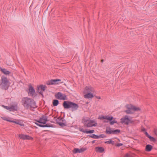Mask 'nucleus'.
Wrapping results in <instances>:
<instances>
[{"instance_id": "nucleus-8", "label": "nucleus", "mask_w": 157, "mask_h": 157, "mask_svg": "<svg viewBox=\"0 0 157 157\" xmlns=\"http://www.w3.org/2000/svg\"><path fill=\"white\" fill-rule=\"evenodd\" d=\"M121 122L122 124H124L127 125H128L129 124H133L135 123L134 121L130 119L128 115L125 116L123 118L121 119Z\"/></svg>"}, {"instance_id": "nucleus-20", "label": "nucleus", "mask_w": 157, "mask_h": 157, "mask_svg": "<svg viewBox=\"0 0 157 157\" xmlns=\"http://www.w3.org/2000/svg\"><path fill=\"white\" fill-rule=\"evenodd\" d=\"M0 71H1L2 73L6 75H9L11 73V72L10 71L7 70L6 69H5V68L2 69V68H1Z\"/></svg>"}, {"instance_id": "nucleus-24", "label": "nucleus", "mask_w": 157, "mask_h": 157, "mask_svg": "<svg viewBox=\"0 0 157 157\" xmlns=\"http://www.w3.org/2000/svg\"><path fill=\"white\" fill-rule=\"evenodd\" d=\"M59 103V101L57 99H54L52 101V105L54 106H57Z\"/></svg>"}, {"instance_id": "nucleus-22", "label": "nucleus", "mask_w": 157, "mask_h": 157, "mask_svg": "<svg viewBox=\"0 0 157 157\" xmlns=\"http://www.w3.org/2000/svg\"><path fill=\"white\" fill-rule=\"evenodd\" d=\"M97 123H95L93 124H92L89 121V122L86 124H84V126L86 127H90L93 126H96L97 125Z\"/></svg>"}, {"instance_id": "nucleus-43", "label": "nucleus", "mask_w": 157, "mask_h": 157, "mask_svg": "<svg viewBox=\"0 0 157 157\" xmlns=\"http://www.w3.org/2000/svg\"><path fill=\"white\" fill-rule=\"evenodd\" d=\"M95 140H93L92 141V144H94V143L95 142Z\"/></svg>"}, {"instance_id": "nucleus-41", "label": "nucleus", "mask_w": 157, "mask_h": 157, "mask_svg": "<svg viewBox=\"0 0 157 157\" xmlns=\"http://www.w3.org/2000/svg\"><path fill=\"white\" fill-rule=\"evenodd\" d=\"M141 130H142V132H143L144 133V132H145V131H146V129L144 128H143Z\"/></svg>"}, {"instance_id": "nucleus-49", "label": "nucleus", "mask_w": 157, "mask_h": 157, "mask_svg": "<svg viewBox=\"0 0 157 157\" xmlns=\"http://www.w3.org/2000/svg\"><path fill=\"white\" fill-rule=\"evenodd\" d=\"M45 140H48V139H45Z\"/></svg>"}, {"instance_id": "nucleus-42", "label": "nucleus", "mask_w": 157, "mask_h": 157, "mask_svg": "<svg viewBox=\"0 0 157 157\" xmlns=\"http://www.w3.org/2000/svg\"><path fill=\"white\" fill-rule=\"evenodd\" d=\"M46 13V11H45L44 12L43 16H45Z\"/></svg>"}, {"instance_id": "nucleus-11", "label": "nucleus", "mask_w": 157, "mask_h": 157, "mask_svg": "<svg viewBox=\"0 0 157 157\" xmlns=\"http://www.w3.org/2000/svg\"><path fill=\"white\" fill-rule=\"evenodd\" d=\"M29 94L31 96L33 97L34 98L37 95V94L35 93V91L34 87L31 85H29Z\"/></svg>"}, {"instance_id": "nucleus-40", "label": "nucleus", "mask_w": 157, "mask_h": 157, "mask_svg": "<svg viewBox=\"0 0 157 157\" xmlns=\"http://www.w3.org/2000/svg\"><path fill=\"white\" fill-rule=\"evenodd\" d=\"M94 97H95L96 98L98 99H101V97L100 96H97L96 95H94Z\"/></svg>"}, {"instance_id": "nucleus-17", "label": "nucleus", "mask_w": 157, "mask_h": 157, "mask_svg": "<svg viewBox=\"0 0 157 157\" xmlns=\"http://www.w3.org/2000/svg\"><path fill=\"white\" fill-rule=\"evenodd\" d=\"M128 105H127L126 106V107L128 109L127 110H125L124 111V112L126 113L127 114H132L133 113L132 112L131 110L132 109H131V105H130V107H128Z\"/></svg>"}, {"instance_id": "nucleus-33", "label": "nucleus", "mask_w": 157, "mask_h": 157, "mask_svg": "<svg viewBox=\"0 0 157 157\" xmlns=\"http://www.w3.org/2000/svg\"><path fill=\"white\" fill-rule=\"evenodd\" d=\"M90 120H88V119H85L84 118H83L82 119V122L84 123V124H85V125H86V122H87L88 121H89Z\"/></svg>"}, {"instance_id": "nucleus-27", "label": "nucleus", "mask_w": 157, "mask_h": 157, "mask_svg": "<svg viewBox=\"0 0 157 157\" xmlns=\"http://www.w3.org/2000/svg\"><path fill=\"white\" fill-rule=\"evenodd\" d=\"M105 144H111L112 145H114V141L112 140H110L108 141H107L105 142Z\"/></svg>"}, {"instance_id": "nucleus-1", "label": "nucleus", "mask_w": 157, "mask_h": 157, "mask_svg": "<svg viewBox=\"0 0 157 157\" xmlns=\"http://www.w3.org/2000/svg\"><path fill=\"white\" fill-rule=\"evenodd\" d=\"M21 102L24 107L27 109L36 107V103L32 99L27 97L24 98L22 99Z\"/></svg>"}, {"instance_id": "nucleus-30", "label": "nucleus", "mask_w": 157, "mask_h": 157, "mask_svg": "<svg viewBox=\"0 0 157 157\" xmlns=\"http://www.w3.org/2000/svg\"><path fill=\"white\" fill-rule=\"evenodd\" d=\"M1 118L3 120L11 122L12 120L9 119L6 117H2Z\"/></svg>"}, {"instance_id": "nucleus-48", "label": "nucleus", "mask_w": 157, "mask_h": 157, "mask_svg": "<svg viewBox=\"0 0 157 157\" xmlns=\"http://www.w3.org/2000/svg\"><path fill=\"white\" fill-rule=\"evenodd\" d=\"M48 7H49V5H48V7H47V9H46V10H48Z\"/></svg>"}, {"instance_id": "nucleus-7", "label": "nucleus", "mask_w": 157, "mask_h": 157, "mask_svg": "<svg viewBox=\"0 0 157 157\" xmlns=\"http://www.w3.org/2000/svg\"><path fill=\"white\" fill-rule=\"evenodd\" d=\"M121 130L120 129H112L109 126L107 127L105 131V133L108 135L113 134L114 135H118L120 133Z\"/></svg>"}, {"instance_id": "nucleus-3", "label": "nucleus", "mask_w": 157, "mask_h": 157, "mask_svg": "<svg viewBox=\"0 0 157 157\" xmlns=\"http://www.w3.org/2000/svg\"><path fill=\"white\" fill-rule=\"evenodd\" d=\"M98 119L101 120H105L103 121V122L104 123H107L109 122V124L111 125H113L115 123L117 124H118V122L115 120L116 118H114L113 116L111 115L99 116L98 117Z\"/></svg>"}, {"instance_id": "nucleus-47", "label": "nucleus", "mask_w": 157, "mask_h": 157, "mask_svg": "<svg viewBox=\"0 0 157 157\" xmlns=\"http://www.w3.org/2000/svg\"><path fill=\"white\" fill-rule=\"evenodd\" d=\"M48 7H49V5H48V7H47V9H46V10H48Z\"/></svg>"}, {"instance_id": "nucleus-29", "label": "nucleus", "mask_w": 157, "mask_h": 157, "mask_svg": "<svg viewBox=\"0 0 157 157\" xmlns=\"http://www.w3.org/2000/svg\"><path fill=\"white\" fill-rule=\"evenodd\" d=\"M94 130H88V129H87L86 130V134H92L94 133Z\"/></svg>"}, {"instance_id": "nucleus-4", "label": "nucleus", "mask_w": 157, "mask_h": 157, "mask_svg": "<svg viewBox=\"0 0 157 157\" xmlns=\"http://www.w3.org/2000/svg\"><path fill=\"white\" fill-rule=\"evenodd\" d=\"M48 117L45 115H42L39 119L35 120L37 122L35 124L40 127H49V124H46L48 121Z\"/></svg>"}, {"instance_id": "nucleus-9", "label": "nucleus", "mask_w": 157, "mask_h": 157, "mask_svg": "<svg viewBox=\"0 0 157 157\" xmlns=\"http://www.w3.org/2000/svg\"><path fill=\"white\" fill-rule=\"evenodd\" d=\"M47 88V86L45 85L41 84L38 85L36 88V92L42 97H44L43 92Z\"/></svg>"}, {"instance_id": "nucleus-36", "label": "nucleus", "mask_w": 157, "mask_h": 157, "mask_svg": "<svg viewBox=\"0 0 157 157\" xmlns=\"http://www.w3.org/2000/svg\"><path fill=\"white\" fill-rule=\"evenodd\" d=\"M153 132L154 134L157 136V128H154V129Z\"/></svg>"}, {"instance_id": "nucleus-26", "label": "nucleus", "mask_w": 157, "mask_h": 157, "mask_svg": "<svg viewBox=\"0 0 157 157\" xmlns=\"http://www.w3.org/2000/svg\"><path fill=\"white\" fill-rule=\"evenodd\" d=\"M87 136L94 139H97V135L95 134L89 135Z\"/></svg>"}, {"instance_id": "nucleus-46", "label": "nucleus", "mask_w": 157, "mask_h": 157, "mask_svg": "<svg viewBox=\"0 0 157 157\" xmlns=\"http://www.w3.org/2000/svg\"><path fill=\"white\" fill-rule=\"evenodd\" d=\"M103 61H104V59H102L101 60V63H103Z\"/></svg>"}, {"instance_id": "nucleus-2", "label": "nucleus", "mask_w": 157, "mask_h": 157, "mask_svg": "<svg viewBox=\"0 0 157 157\" xmlns=\"http://www.w3.org/2000/svg\"><path fill=\"white\" fill-rule=\"evenodd\" d=\"M62 105L64 109H69L72 111L77 110L79 108L78 104L69 101H64L62 104Z\"/></svg>"}, {"instance_id": "nucleus-38", "label": "nucleus", "mask_w": 157, "mask_h": 157, "mask_svg": "<svg viewBox=\"0 0 157 157\" xmlns=\"http://www.w3.org/2000/svg\"><path fill=\"white\" fill-rule=\"evenodd\" d=\"M124 157H133L132 156L129 154L128 153H126Z\"/></svg>"}, {"instance_id": "nucleus-37", "label": "nucleus", "mask_w": 157, "mask_h": 157, "mask_svg": "<svg viewBox=\"0 0 157 157\" xmlns=\"http://www.w3.org/2000/svg\"><path fill=\"white\" fill-rule=\"evenodd\" d=\"M123 145V144L122 143H117V144H115V145L117 147H119L121 146H122Z\"/></svg>"}, {"instance_id": "nucleus-15", "label": "nucleus", "mask_w": 157, "mask_h": 157, "mask_svg": "<svg viewBox=\"0 0 157 157\" xmlns=\"http://www.w3.org/2000/svg\"><path fill=\"white\" fill-rule=\"evenodd\" d=\"M10 109V111L14 112L17 111L18 109L17 103L15 102L13 104L11 105Z\"/></svg>"}, {"instance_id": "nucleus-50", "label": "nucleus", "mask_w": 157, "mask_h": 157, "mask_svg": "<svg viewBox=\"0 0 157 157\" xmlns=\"http://www.w3.org/2000/svg\"><path fill=\"white\" fill-rule=\"evenodd\" d=\"M86 103H87V104H88V102H87Z\"/></svg>"}, {"instance_id": "nucleus-44", "label": "nucleus", "mask_w": 157, "mask_h": 157, "mask_svg": "<svg viewBox=\"0 0 157 157\" xmlns=\"http://www.w3.org/2000/svg\"><path fill=\"white\" fill-rule=\"evenodd\" d=\"M47 84L48 85H49V80L47 81Z\"/></svg>"}, {"instance_id": "nucleus-5", "label": "nucleus", "mask_w": 157, "mask_h": 157, "mask_svg": "<svg viewBox=\"0 0 157 157\" xmlns=\"http://www.w3.org/2000/svg\"><path fill=\"white\" fill-rule=\"evenodd\" d=\"M52 118L54 119L56 123L61 127H63L67 125V122L63 117L60 116L57 118L56 117H53V116H52L51 114H50V122H54L52 121L53 120L51 119Z\"/></svg>"}, {"instance_id": "nucleus-31", "label": "nucleus", "mask_w": 157, "mask_h": 157, "mask_svg": "<svg viewBox=\"0 0 157 157\" xmlns=\"http://www.w3.org/2000/svg\"><path fill=\"white\" fill-rule=\"evenodd\" d=\"M97 139H99L101 138H103L105 137L106 136L104 134H100L99 135H97Z\"/></svg>"}, {"instance_id": "nucleus-6", "label": "nucleus", "mask_w": 157, "mask_h": 157, "mask_svg": "<svg viewBox=\"0 0 157 157\" xmlns=\"http://www.w3.org/2000/svg\"><path fill=\"white\" fill-rule=\"evenodd\" d=\"M9 82L6 77L2 76L0 81V88L3 90H7L9 87Z\"/></svg>"}, {"instance_id": "nucleus-13", "label": "nucleus", "mask_w": 157, "mask_h": 157, "mask_svg": "<svg viewBox=\"0 0 157 157\" xmlns=\"http://www.w3.org/2000/svg\"><path fill=\"white\" fill-rule=\"evenodd\" d=\"M19 138L20 139L23 140H32L33 139V138L32 137L29 135H25L22 134L19 135Z\"/></svg>"}, {"instance_id": "nucleus-28", "label": "nucleus", "mask_w": 157, "mask_h": 157, "mask_svg": "<svg viewBox=\"0 0 157 157\" xmlns=\"http://www.w3.org/2000/svg\"><path fill=\"white\" fill-rule=\"evenodd\" d=\"M150 141H153V142H155L156 141V140L154 137L151 136H150L148 138Z\"/></svg>"}, {"instance_id": "nucleus-18", "label": "nucleus", "mask_w": 157, "mask_h": 157, "mask_svg": "<svg viewBox=\"0 0 157 157\" xmlns=\"http://www.w3.org/2000/svg\"><path fill=\"white\" fill-rule=\"evenodd\" d=\"M84 98H92L94 97V96L91 92H88L85 94L84 96Z\"/></svg>"}, {"instance_id": "nucleus-32", "label": "nucleus", "mask_w": 157, "mask_h": 157, "mask_svg": "<svg viewBox=\"0 0 157 157\" xmlns=\"http://www.w3.org/2000/svg\"><path fill=\"white\" fill-rule=\"evenodd\" d=\"M87 129H83V128H79V130L80 131L84 133H86Z\"/></svg>"}, {"instance_id": "nucleus-14", "label": "nucleus", "mask_w": 157, "mask_h": 157, "mask_svg": "<svg viewBox=\"0 0 157 157\" xmlns=\"http://www.w3.org/2000/svg\"><path fill=\"white\" fill-rule=\"evenodd\" d=\"M87 149L86 147H82L81 148H75L73 151V152L74 154H76L77 153H82Z\"/></svg>"}, {"instance_id": "nucleus-21", "label": "nucleus", "mask_w": 157, "mask_h": 157, "mask_svg": "<svg viewBox=\"0 0 157 157\" xmlns=\"http://www.w3.org/2000/svg\"><path fill=\"white\" fill-rule=\"evenodd\" d=\"M153 148V146L151 144H148L146 145L145 150L147 152L151 151Z\"/></svg>"}, {"instance_id": "nucleus-23", "label": "nucleus", "mask_w": 157, "mask_h": 157, "mask_svg": "<svg viewBox=\"0 0 157 157\" xmlns=\"http://www.w3.org/2000/svg\"><path fill=\"white\" fill-rule=\"evenodd\" d=\"M131 109H132V110L135 111H140L141 110V109L139 107H136L135 106L132 105H131Z\"/></svg>"}, {"instance_id": "nucleus-25", "label": "nucleus", "mask_w": 157, "mask_h": 157, "mask_svg": "<svg viewBox=\"0 0 157 157\" xmlns=\"http://www.w3.org/2000/svg\"><path fill=\"white\" fill-rule=\"evenodd\" d=\"M11 122L14 123L16 124L20 125L21 126H24V124L21 122L19 121H14L12 120Z\"/></svg>"}, {"instance_id": "nucleus-35", "label": "nucleus", "mask_w": 157, "mask_h": 157, "mask_svg": "<svg viewBox=\"0 0 157 157\" xmlns=\"http://www.w3.org/2000/svg\"><path fill=\"white\" fill-rule=\"evenodd\" d=\"M144 134L148 138L150 136L148 134V133L147 131H145V132H144Z\"/></svg>"}, {"instance_id": "nucleus-19", "label": "nucleus", "mask_w": 157, "mask_h": 157, "mask_svg": "<svg viewBox=\"0 0 157 157\" xmlns=\"http://www.w3.org/2000/svg\"><path fill=\"white\" fill-rule=\"evenodd\" d=\"M85 93H88V92H91L93 91V88L91 86H86L85 88Z\"/></svg>"}, {"instance_id": "nucleus-45", "label": "nucleus", "mask_w": 157, "mask_h": 157, "mask_svg": "<svg viewBox=\"0 0 157 157\" xmlns=\"http://www.w3.org/2000/svg\"><path fill=\"white\" fill-rule=\"evenodd\" d=\"M53 126L52 124H50V127H52Z\"/></svg>"}, {"instance_id": "nucleus-12", "label": "nucleus", "mask_w": 157, "mask_h": 157, "mask_svg": "<svg viewBox=\"0 0 157 157\" xmlns=\"http://www.w3.org/2000/svg\"><path fill=\"white\" fill-rule=\"evenodd\" d=\"M63 83L59 79H51L50 80V85H57Z\"/></svg>"}, {"instance_id": "nucleus-39", "label": "nucleus", "mask_w": 157, "mask_h": 157, "mask_svg": "<svg viewBox=\"0 0 157 157\" xmlns=\"http://www.w3.org/2000/svg\"><path fill=\"white\" fill-rule=\"evenodd\" d=\"M90 121V122H91V123L92 124V123H94V124L96 123L95 122V120H90L89 121Z\"/></svg>"}, {"instance_id": "nucleus-10", "label": "nucleus", "mask_w": 157, "mask_h": 157, "mask_svg": "<svg viewBox=\"0 0 157 157\" xmlns=\"http://www.w3.org/2000/svg\"><path fill=\"white\" fill-rule=\"evenodd\" d=\"M55 97L57 99L60 100H67V98L65 94H63L61 92H58L56 93L55 95Z\"/></svg>"}, {"instance_id": "nucleus-34", "label": "nucleus", "mask_w": 157, "mask_h": 157, "mask_svg": "<svg viewBox=\"0 0 157 157\" xmlns=\"http://www.w3.org/2000/svg\"><path fill=\"white\" fill-rule=\"evenodd\" d=\"M2 106L5 109H7V110L10 111V106H6L4 105H2Z\"/></svg>"}, {"instance_id": "nucleus-16", "label": "nucleus", "mask_w": 157, "mask_h": 157, "mask_svg": "<svg viewBox=\"0 0 157 157\" xmlns=\"http://www.w3.org/2000/svg\"><path fill=\"white\" fill-rule=\"evenodd\" d=\"M95 150L97 152L100 153H103L105 151L104 148L102 147H95Z\"/></svg>"}]
</instances>
